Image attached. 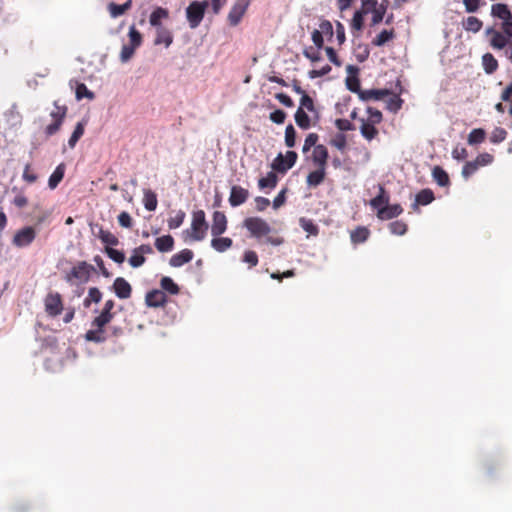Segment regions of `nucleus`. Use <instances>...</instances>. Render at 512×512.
I'll return each instance as SVG.
<instances>
[{
  "instance_id": "obj_57",
  "label": "nucleus",
  "mask_w": 512,
  "mask_h": 512,
  "mask_svg": "<svg viewBox=\"0 0 512 512\" xmlns=\"http://www.w3.org/2000/svg\"><path fill=\"white\" fill-rule=\"evenodd\" d=\"M319 31L323 36H326L329 40L333 37V25L329 20L323 19L319 24Z\"/></svg>"
},
{
  "instance_id": "obj_55",
  "label": "nucleus",
  "mask_w": 512,
  "mask_h": 512,
  "mask_svg": "<svg viewBox=\"0 0 512 512\" xmlns=\"http://www.w3.org/2000/svg\"><path fill=\"white\" fill-rule=\"evenodd\" d=\"M296 130L292 124H289L285 129V144L287 147L292 148L295 146Z\"/></svg>"
},
{
  "instance_id": "obj_61",
  "label": "nucleus",
  "mask_w": 512,
  "mask_h": 512,
  "mask_svg": "<svg viewBox=\"0 0 512 512\" xmlns=\"http://www.w3.org/2000/svg\"><path fill=\"white\" fill-rule=\"evenodd\" d=\"M480 167L478 164L473 161H468L465 163V165L462 168V176L465 179H468L470 176H472Z\"/></svg>"
},
{
  "instance_id": "obj_64",
  "label": "nucleus",
  "mask_w": 512,
  "mask_h": 512,
  "mask_svg": "<svg viewBox=\"0 0 512 512\" xmlns=\"http://www.w3.org/2000/svg\"><path fill=\"white\" fill-rule=\"evenodd\" d=\"M346 86L351 92L357 93L358 95L362 91L360 89V81H359L358 77H356V76L347 77L346 78Z\"/></svg>"
},
{
  "instance_id": "obj_62",
  "label": "nucleus",
  "mask_w": 512,
  "mask_h": 512,
  "mask_svg": "<svg viewBox=\"0 0 512 512\" xmlns=\"http://www.w3.org/2000/svg\"><path fill=\"white\" fill-rule=\"evenodd\" d=\"M390 95H391V97L388 100L387 108L390 111L397 112L398 110L401 109L403 100L397 94L391 93Z\"/></svg>"
},
{
  "instance_id": "obj_53",
  "label": "nucleus",
  "mask_w": 512,
  "mask_h": 512,
  "mask_svg": "<svg viewBox=\"0 0 512 512\" xmlns=\"http://www.w3.org/2000/svg\"><path fill=\"white\" fill-rule=\"evenodd\" d=\"M330 144L340 151H344L347 146V138L343 133H337L330 141Z\"/></svg>"
},
{
  "instance_id": "obj_15",
  "label": "nucleus",
  "mask_w": 512,
  "mask_h": 512,
  "mask_svg": "<svg viewBox=\"0 0 512 512\" xmlns=\"http://www.w3.org/2000/svg\"><path fill=\"white\" fill-rule=\"evenodd\" d=\"M145 302L149 307H162L167 302V296L162 290L154 289L146 294Z\"/></svg>"
},
{
  "instance_id": "obj_22",
  "label": "nucleus",
  "mask_w": 512,
  "mask_h": 512,
  "mask_svg": "<svg viewBox=\"0 0 512 512\" xmlns=\"http://www.w3.org/2000/svg\"><path fill=\"white\" fill-rule=\"evenodd\" d=\"M389 200H390L389 194L385 190L384 186L379 185V193L376 197H374L370 200V206L373 209L379 211V209H381L382 207L389 204Z\"/></svg>"
},
{
  "instance_id": "obj_13",
  "label": "nucleus",
  "mask_w": 512,
  "mask_h": 512,
  "mask_svg": "<svg viewBox=\"0 0 512 512\" xmlns=\"http://www.w3.org/2000/svg\"><path fill=\"white\" fill-rule=\"evenodd\" d=\"M249 198V191L239 185L231 187L229 203L232 207H238L244 204Z\"/></svg>"
},
{
  "instance_id": "obj_56",
  "label": "nucleus",
  "mask_w": 512,
  "mask_h": 512,
  "mask_svg": "<svg viewBox=\"0 0 512 512\" xmlns=\"http://www.w3.org/2000/svg\"><path fill=\"white\" fill-rule=\"evenodd\" d=\"M242 261L247 263L249 268L255 267L258 265V255L253 250H246L243 254Z\"/></svg>"
},
{
  "instance_id": "obj_27",
  "label": "nucleus",
  "mask_w": 512,
  "mask_h": 512,
  "mask_svg": "<svg viewBox=\"0 0 512 512\" xmlns=\"http://www.w3.org/2000/svg\"><path fill=\"white\" fill-rule=\"evenodd\" d=\"M370 236V231L367 227L358 226L350 232L351 242L355 245L364 243Z\"/></svg>"
},
{
  "instance_id": "obj_39",
  "label": "nucleus",
  "mask_w": 512,
  "mask_h": 512,
  "mask_svg": "<svg viewBox=\"0 0 512 512\" xmlns=\"http://www.w3.org/2000/svg\"><path fill=\"white\" fill-rule=\"evenodd\" d=\"M482 64L487 74L494 73L498 68V62L491 53H486L483 55Z\"/></svg>"
},
{
  "instance_id": "obj_29",
  "label": "nucleus",
  "mask_w": 512,
  "mask_h": 512,
  "mask_svg": "<svg viewBox=\"0 0 512 512\" xmlns=\"http://www.w3.org/2000/svg\"><path fill=\"white\" fill-rule=\"evenodd\" d=\"M233 245V241L229 237H214L211 240V247L216 250L217 252H225L226 250L230 249Z\"/></svg>"
},
{
  "instance_id": "obj_63",
  "label": "nucleus",
  "mask_w": 512,
  "mask_h": 512,
  "mask_svg": "<svg viewBox=\"0 0 512 512\" xmlns=\"http://www.w3.org/2000/svg\"><path fill=\"white\" fill-rule=\"evenodd\" d=\"M319 136L316 133H310L306 136L304 145L302 148L303 153H307L312 147L317 146Z\"/></svg>"
},
{
  "instance_id": "obj_16",
  "label": "nucleus",
  "mask_w": 512,
  "mask_h": 512,
  "mask_svg": "<svg viewBox=\"0 0 512 512\" xmlns=\"http://www.w3.org/2000/svg\"><path fill=\"white\" fill-rule=\"evenodd\" d=\"M112 287L116 296L120 299H127L131 296L132 287L129 282L122 277H117L114 280Z\"/></svg>"
},
{
  "instance_id": "obj_54",
  "label": "nucleus",
  "mask_w": 512,
  "mask_h": 512,
  "mask_svg": "<svg viewBox=\"0 0 512 512\" xmlns=\"http://www.w3.org/2000/svg\"><path fill=\"white\" fill-rule=\"evenodd\" d=\"M303 55L309 59L311 62H317L322 59L320 49H317L316 47H306L303 50Z\"/></svg>"
},
{
  "instance_id": "obj_47",
  "label": "nucleus",
  "mask_w": 512,
  "mask_h": 512,
  "mask_svg": "<svg viewBox=\"0 0 512 512\" xmlns=\"http://www.w3.org/2000/svg\"><path fill=\"white\" fill-rule=\"evenodd\" d=\"M389 230L392 234L402 236L407 232L408 226L405 222L397 220L391 222L389 225Z\"/></svg>"
},
{
  "instance_id": "obj_30",
  "label": "nucleus",
  "mask_w": 512,
  "mask_h": 512,
  "mask_svg": "<svg viewBox=\"0 0 512 512\" xmlns=\"http://www.w3.org/2000/svg\"><path fill=\"white\" fill-rule=\"evenodd\" d=\"M65 174V164H59L53 173L50 175L48 180V186L50 189H55L62 181Z\"/></svg>"
},
{
  "instance_id": "obj_38",
  "label": "nucleus",
  "mask_w": 512,
  "mask_h": 512,
  "mask_svg": "<svg viewBox=\"0 0 512 512\" xmlns=\"http://www.w3.org/2000/svg\"><path fill=\"white\" fill-rule=\"evenodd\" d=\"M506 36L507 35L499 31H493L492 38L490 40V45L494 49H503L509 43L508 38Z\"/></svg>"
},
{
  "instance_id": "obj_44",
  "label": "nucleus",
  "mask_w": 512,
  "mask_h": 512,
  "mask_svg": "<svg viewBox=\"0 0 512 512\" xmlns=\"http://www.w3.org/2000/svg\"><path fill=\"white\" fill-rule=\"evenodd\" d=\"M128 37H129L128 45H131V46L135 47L136 49L142 45V42H143L142 34L136 29V27L134 25H132L129 28Z\"/></svg>"
},
{
  "instance_id": "obj_21",
  "label": "nucleus",
  "mask_w": 512,
  "mask_h": 512,
  "mask_svg": "<svg viewBox=\"0 0 512 512\" xmlns=\"http://www.w3.org/2000/svg\"><path fill=\"white\" fill-rule=\"evenodd\" d=\"M391 91L388 89H369L362 90L359 94V98L363 101L369 100H381L386 96H389Z\"/></svg>"
},
{
  "instance_id": "obj_40",
  "label": "nucleus",
  "mask_w": 512,
  "mask_h": 512,
  "mask_svg": "<svg viewBox=\"0 0 512 512\" xmlns=\"http://www.w3.org/2000/svg\"><path fill=\"white\" fill-rule=\"evenodd\" d=\"M102 299V292L97 287H91L83 301L84 307H90L91 303H99Z\"/></svg>"
},
{
  "instance_id": "obj_24",
  "label": "nucleus",
  "mask_w": 512,
  "mask_h": 512,
  "mask_svg": "<svg viewBox=\"0 0 512 512\" xmlns=\"http://www.w3.org/2000/svg\"><path fill=\"white\" fill-rule=\"evenodd\" d=\"M491 14L494 17H497V18L503 20V22H506V21L512 19L511 11L509 10L508 6L503 3L493 4L491 7Z\"/></svg>"
},
{
  "instance_id": "obj_50",
  "label": "nucleus",
  "mask_w": 512,
  "mask_h": 512,
  "mask_svg": "<svg viewBox=\"0 0 512 512\" xmlns=\"http://www.w3.org/2000/svg\"><path fill=\"white\" fill-rule=\"evenodd\" d=\"M299 222H300V226L302 227V229L304 231H306L307 233H309L311 235L318 234L319 229H318L317 225L314 224V222L312 220L302 217V218H300Z\"/></svg>"
},
{
  "instance_id": "obj_19",
  "label": "nucleus",
  "mask_w": 512,
  "mask_h": 512,
  "mask_svg": "<svg viewBox=\"0 0 512 512\" xmlns=\"http://www.w3.org/2000/svg\"><path fill=\"white\" fill-rule=\"evenodd\" d=\"M194 257V253L190 249H183L180 252L174 254L170 260L169 264L172 267H181L184 264L190 262Z\"/></svg>"
},
{
  "instance_id": "obj_9",
  "label": "nucleus",
  "mask_w": 512,
  "mask_h": 512,
  "mask_svg": "<svg viewBox=\"0 0 512 512\" xmlns=\"http://www.w3.org/2000/svg\"><path fill=\"white\" fill-rule=\"evenodd\" d=\"M36 235L37 232L34 227L26 226L15 233L12 244L19 248L27 247L35 240Z\"/></svg>"
},
{
  "instance_id": "obj_33",
  "label": "nucleus",
  "mask_w": 512,
  "mask_h": 512,
  "mask_svg": "<svg viewBox=\"0 0 512 512\" xmlns=\"http://www.w3.org/2000/svg\"><path fill=\"white\" fill-rule=\"evenodd\" d=\"M86 124L87 120H82L77 123L72 135L68 140V145L70 148H74L79 139L83 136Z\"/></svg>"
},
{
  "instance_id": "obj_60",
  "label": "nucleus",
  "mask_w": 512,
  "mask_h": 512,
  "mask_svg": "<svg viewBox=\"0 0 512 512\" xmlns=\"http://www.w3.org/2000/svg\"><path fill=\"white\" fill-rule=\"evenodd\" d=\"M136 51V48L131 46V45H128V44H124L122 46V49H121V52H120V60L122 63H126L128 62L134 55Z\"/></svg>"
},
{
  "instance_id": "obj_48",
  "label": "nucleus",
  "mask_w": 512,
  "mask_h": 512,
  "mask_svg": "<svg viewBox=\"0 0 512 512\" xmlns=\"http://www.w3.org/2000/svg\"><path fill=\"white\" fill-rule=\"evenodd\" d=\"M507 137V131L502 127H495L490 135V142L493 144H499L503 142Z\"/></svg>"
},
{
  "instance_id": "obj_46",
  "label": "nucleus",
  "mask_w": 512,
  "mask_h": 512,
  "mask_svg": "<svg viewBox=\"0 0 512 512\" xmlns=\"http://www.w3.org/2000/svg\"><path fill=\"white\" fill-rule=\"evenodd\" d=\"M482 21L475 17V16H469L463 23L464 29L471 32H478L482 28Z\"/></svg>"
},
{
  "instance_id": "obj_18",
  "label": "nucleus",
  "mask_w": 512,
  "mask_h": 512,
  "mask_svg": "<svg viewBox=\"0 0 512 512\" xmlns=\"http://www.w3.org/2000/svg\"><path fill=\"white\" fill-rule=\"evenodd\" d=\"M155 28H156V36L154 39V44L155 45L163 44L166 48L169 47L173 42L172 32L164 26H159V27H155Z\"/></svg>"
},
{
  "instance_id": "obj_17",
  "label": "nucleus",
  "mask_w": 512,
  "mask_h": 512,
  "mask_svg": "<svg viewBox=\"0 0 512 512\" xmlns=\"http://www.w3.org/2000/svg\"><path fill=\"white\" fill-rule=\"evenodd\" d=\"M328 156L327 148L324 145L319 144L313 149L312 161L317 167L326 168Z\"/></svg>"
},
{
  "instance_id": "obj_35",
  "label": "nucleus",
  "mask_w": 512,
  "mask_h": 512,
  "mask_svg": "<svg viewBox=\"0 0 512 512\" xmlns=\"http://www.w3.org/2000/svg\"><path fill=\"white\" fill-rule=\"evenodd\" d=\"M278 183V177L276 173L273 171H270L267 173L266 177L260 178L258 180V186L260 189H274Z\"/></svg>"
},
{
  "instance_id": "obj_6",
  "label": "nucleus",
  "mask_w": 512,
  "mask_h": 512,
  "mask_svg": "<svg viewBox=\"0 0 512 512\" xmlns=\"http://www.w3.org/2000/svg\"><path fill=\"white\" fill-rule=\"evenodd\" d=\"M54 107H55V110H53L50 113V116L52 117L53 122L51 124L47 125L45 128L46 136H52L60 130V128L63 124V121L66 117V114H67V110H68L67 107L65 105H59L58 101H54Z\"/></svg>"
},
{
  "instance_id": "obj_32",
  "label": "nucleus",
  "mask_w": 512,
  "mask_h": 512,
  "mask_svg": "<svg viewBox=\"0 0 512 512\" xmlns=\"http://www.w3.org/2000/svg\"><path fill=\"white\" fill-rule=\"evenodd\" d=\"M387 6L388 0H383L377 8L372 10L371 26H375L383 20L387 10Z\"/></svg>"
},
{
  "instance_id": "obj_52",
  "label": "nucleus",
  "mask_w": 512,
  "mask_h": 512,
  "mask_svg": "<svg viewBox=\"0 0 512 512\" xmlns=\"http://www.w3.org/2000/svg\"><path fill=\"white\" fill-rule=\"evenodd\" d=\"M105 252L110 259L118 264H122L125 261V254L120 250L114 249L112 247H106Z\"/></svg>"
},
{
  "instance_id": "obj_14",
  "label": "nucleus",
  "mask_w": 512,
  "mask_h": 512,
  "mask_svg": "<svg viewBox=\"0 0 512 512\" xmlns=\"http://www.w3.org/2000/svg\"><path fill=\"white\" fill-rule=\"evenodd\" d=\"M403 213V208L400 204L386 205L377 211L376 216L379 220H391Z\"/></svg>"
},
{
  "instance_id": "obj_49",
  "label": "nucleus",
  "mask_w": 512,
  "mask_h": 512,
  "mask_svg": "<svg viewBox=\"0 0 512 512\" xmlns=\"http://www.w3.org/2000/svg\"><path fill=\"white\" fill-rule=\"evenodd\" d=\"M100 240L107 245L116 246L119 243L118 238L110 231L101 229L99 232Z\"/></svg>"
},
{
  "instance_id": "obj_28",
  "label": "nucleus",
  "mask_w": 512,
  "mask_h": 512,
  "mask_svg": "<svg viewBox=\"0 0 512 512\" xmlns=\"http://www.w3.org/2000/svg\"><path fill=\"white\" fill-rule=\"evenodd\" d=\"M155 247L161 253L170 252L174 247V238L171 235H163L156 238Z\"/></svg>"
},
{
  "instance_id": "obj_31",
  "label": "nucleus",
  "mask_w": 512,
  "mask_h": 512,
  "mask_svg": "<svg viewBox=\"0 0 512 512\" xmlns=\"http://www.w3.org/2000/svg\"><path fill=\"white\" fill-rule=\"evenodd\" d=\"M169 17V12L167 9L162 7H157L150 15L149 22L153 27L163 26L161 24L162 19H167Z\"/></svg>"
},
{
  "instance_id": "obj_11",
  "label": "nucleus",
  "mask_w": 512,
  "mask_h": 512,
  "mask_svg": "<svg viewBox=\"0 0 512 512\" xmlns=\"http://www.w3.org/2000/svg\"><path fill=\"white\" fill-rule=\"evenodd\" d=\"M153 252V248L149 244H141L140 246L136 247L133 250L132 255L128 259V262L131 265V267L139 268L146 261L144 255L152 254Z\"/></svg>"
},
{
  "instance_id": "obj_51",
  "label": "nucleus",
  "mask_w": 512,
  "mask_h": 512,
  "mask_svg": "<svg viewBox=\"0 0 512 512\" xmlns=\"http://www.w3.org/2000/svg\"><path fill=\"white\" fill-rule=\"evenodd\" d=\"M76 98L81 100L83 98L93 99L94 93L90 91L84 83H78L76 86Z\"/></svg>"
},
{
  "instance_id": "obj_36",
  "label": "nucleus",
  "mask_w": 512,
  "mask_h": 512,
  "mask_svg": "<svg viewBox=\"0 0 512 512\" xmlns=\"http://www.w3.org/2000/svg\"><path fill=\"white\" fill-rule=\"evenodd\" d=\"M143 203H144V207L146 210H148V211L156 210L157 204H158L156 193L150 189L144 190Z\"/></svg>"
},
{
  "instance_id": "obj_45",
  "label": "nucleus",
  "mask_w": 512,
  "mask_h": 512,
  "mask_svg": "<svg viewBox=\"0 0 512 512\" xmlns=\"http://www.w3.org/2000/svg\"><path fill=\"white\" fill-rule=\"evenodd\" d=\"M366 13L363 10H357L351 20L350 26L352 31H362L364 26V15Z\"/></svg>"
},
{
  "instance_id": "obj_10",
  "label": "nucleus",
  "mask_w": 512,
  "mask_h": 512,
  "mask_svg": "<svg viewBox=\"0 0 512 512\" xmlns=\"http://www.w3.org/2000/svg\"><path fill=\"white\" fill-rule=\"evenodd\" d=\"M252 0H236L228 13V22L231 26H237L246 13Z\"/></svg>"
},
{
  "instance_id": "obj_58",
  "label": "nucleus",
  "mask_w": 512,
  "mask_h": 512,
  "mask_svg": "<svg viewBox=\"0 0 512 512\" xmlns=\"http://www.w3.org/2000/svg\"><path fill=\"white\" fill-rule=\"evenodd\" d=\"M185 219V212L182 210H179L174 217H171L168 220V227L170 229H176L180 227Z\"/></svg>"
},
{
  "instance_id": "obj_20",
  "label": "nucleus",
  "mask_w": 512,
  "mask_h": 512,
  "mask_svg": "<svg viewBox=\"0 0 512 512\" xmlns=\"http://www.w3.org/2000/svg\"><path fill=\"white\" fill-rule=\"evenodd\" d=\"M435 199L434 193L431 189H422L415 196V202L412 204V208L416 210L418 206H425L433 202Z\"/></svg>"
},
{
  "instance_id": "obj_34",
  "label": "nucleus",
  "mask_w": 512,
  "mask_h": 512,
  "mask_svg": "<svg viewBox=\"0 0 512 512\" xmlns=\"http://www.w3.org/2000/svg\"><path fill=\"white\" fill-rule=\"evenodd\" d=\"M432 176L439 186L445 187L450 184V179L447 172L440 166H435L433 168Z\"/></svg>"
},
{
  "instance_id": "obj_23",
  "label": "nucleus",
  "mask_w": 512,
  "mask_h": 512,
  "mask_svg": "<svg viewBox=\"0 0 512 512\" xmlns=\"http://www.w3.org/2000/svg\"><path fill=\"white\" fill-rule=\"evenodd\" d=\"M396 36L394 28L382 30L373 40L371 44L376 47H382L387 42L393 40Z\"/></svg>"
},
{
  "instance_id": "obj_1",
  "label": "nucleus",
  "mask_w": 512,
  "mask_h": 512,
  "mask_svg": "<svg viewBox=\"0 0 512 512\" xmlns=\"http://www.w3.org/2000/svg\"><path fill=\"white\" fill-rule=\"evenodd\" d=\"M243 226L247 229L250 236L261 242L265 238V243L273 246H279L284 243L280 236L272 234V228L269 223L261 217H247L243 221Z\"/></svg>"
},
{
  "instance_id": "obj_7",
  "label": "nucleus",
  "mask_w": 512,
  "mask_h": 512,
  "mask_svg": "<svg viewBox=\"0 0 512 512\" xmlns=\"http://www.w3.org/2000/svg\"><path fill=\"white\" fill-rule=\"evenodd\" d=\"M297 158L298 155L295 151H287L285 155L279 153L273 160L271 168L278 173L284 174L295 165Z\"/></svg>"
},
{
  "instance_id": "obj_12",
  "label": "nucleus",
  "mask_w": 512,
  "mask_h": 512,
  "mask_svg": "<svg viewBox=\"0 0 512 512\" xmlns=\"http://www.w3.org/2000/svg\"><path fill=\"white\" fill-rule=\"evenodd\" d=\"M227 217L221 211H215L212 215L211 234L213 237L222 235L227 230Z\"/></svg>"
},
{
  "instance_id": "obj_26",
  "label": "nucleus",
  "mask_w": 512,
  "mask_h": 512,
  "mask_svg": "<svg viewBox=\"0 0 512 512\" xmlns=\"http://www.w3.org/2000/svg\"><path fill=\"white\" fill-rule=\"evenodd\" d=\"M326 176V168L317 167L315 171H312L308 174L306 182L308 186L317 187L320 185Z\"/></svg>"
},
{
  "instance_id": "obj_41",
  "label": "nucleus",
  "mask_w": 512,
  "mask_h": 512,
  "mask_svg": "<svg viewBox=\"0 0 512 512\" xmlns=\"http://www.w3.org/2000/svg\"><path fill=\"white\" fill-rule=\"evenodd\" d=\"M296 124L301 129H308L311 125L310 118L306 111L303 110V107H299L294 115Z\"/></svg>"
},
{
  "instance_id": "obj_59",
  "label": "nucleus",
  "mask_w": 512,
  "mask_h": 512,
  "mask_svg": "<svg viewBox=\"0 0 512 512\" xmlns=\"http://www.w3.org/2000/svg\"><path fill=\"white\" fill-rule=\"evenodd\" d=\"M368 118L367 121L371 122L372 124H380L382 122L383 116L380 110L375 109L373 107L367 108Z\"/></svg>"
},
{
  "instance_id": "obj_42",
  "label": "nucleus",
  "mask_w": 512,
  "mask_h": 512,
  "mask_svg": "<svg viewBox=\"0 0 512 512\" xmlns=\"http://www.w3.org/2000/svg\"><path fill=\"white\" fill-rule=\"evenodd\" d=\"M160 286L163 292L166 291L171 295H176L180 291L179 286L173 281L172 278L168 276L162 277L160 281Z\"/></svg>"
},
{
  "instance_id": "obj_3",
  "label": "nucleus",
  "mask_w": 512,
  "mask_h": 512,
  "mask_svg": "<svg viewBox=\"0 0 512 512\" xmlns=\"http://www.w3.org/2000/svg\"><path fill=\"white\" fill-rule=\"evenodd\" d=\"M94 267L86 261H80L66 273L64 279L70 284H83L88 282Z\"/></svg>"
},
{
  "instance_id": "obj_5",
  "label": "nucleus",
  "mask_w": 512,
  "mask_h": 512,
  "mask_svg": "<svg viewBox=\"0 0 512 512\" xmlns=\"http://www.w3.org/2000/svg\"><path fill=\"white\" fill-rule=\"evenodd\" d=\"M207 6L208 2L206 1H193L189 4V6L186 9V15L190 28L195 29L199 26V24L203 20L205 9L207 8Z\"/></svg>"
},
{
  "instance_id": "obj_25",
  "label": "nucleus",
  "mask_w": 512,
  "mask_h": 512,
  "mask_svg": "<svg viewBox=\"0 0 512 512\" xmlns=\"http://www.w3.org/2000/svg\"><path fill=\"white\" fill-rule=\"evenodd\" d=\"M360 132L361 135L368 141L373 140L378 135V129L376 128V124H372L371 122L361 119Z\"/></svg>"
},
{
  "instance_id": "obj_4",
  "label": "nucleus",
  "mask_w": 512,
  "mask_h": 512,
  "mask_svg": "<svg viewBox=\"0 0 512 512\" xmlns=\"http://www.w3.org/2000/svg\"><path fill=\"white\" fill-rule=\"evenodd\" d=\"M208 224L206 222L205 212L203 210H197L193 212L191 222L190 236L194 241H201L206 236Z\"/></svg>"
},
{
  "instance_id": "obj_2",
  "label": "nucleus",
  "mask_w": 512,
  "mask_h": 512,
  "mask_svg": "<svg viewBox=\"0 0 512 512\" xmlns=\"http://www.w3.org/2000/svg\"><path fill=\"white\" fill-rule=\"evenodd\" d=\"M114 313L106 310H101L100 314L96 316L91 322L93 329L88 330L85 334V339L94 343H103L107 337L105 335V326L111 322Z\"/></svg>"
},
{
  "instance_id": "obj_43",
  "label": "nucleus",
  "mask_w": 512,
  "mask_h": 512,
  "mask_svg": "<svg viewBox=\"0 0 512 512\" xmlns=\"http://www.w3.org/2000/svg\"><path fill=\"white\" fill-rule=\"evenodd\" d=\"M485 138V130L482 128H476L469 133L467 141L469 145H476L484 142Z\"/></svg>"
},
{
  "instance_id": "obj_37",
  "label": "nucleus",
  "mask_w": 512,
  "mask_h": 512,
  "mask_svg": "<svg viewBox=\"0 0 512 512\" xmlns=\"http://www.w3.org/2000/svg\"><path fill=\"white\" fill-rule=\"evenodd\" d=\"M132 6V0H127L125 3L119 5L116 3H110L108 5L109 12L112 17H118L123 15Z\"/></svg>"
},
{
  "instance_id": "obj_8",
  "label": "nucleus",
  "mask_w": 512,
  "mask_h": 512,
  "mask_svg": "<svg viewBox=\"0 0 512 512\" xmlns=\"http://www.w3.org/2000/svg\"><path fill=\"white\" fill-rule=\"evenodd\" d=\"M45 312L50 317H57L63 311L62 296L58 292H50L44 299Z\"/></svg>"
}]
</instances>
